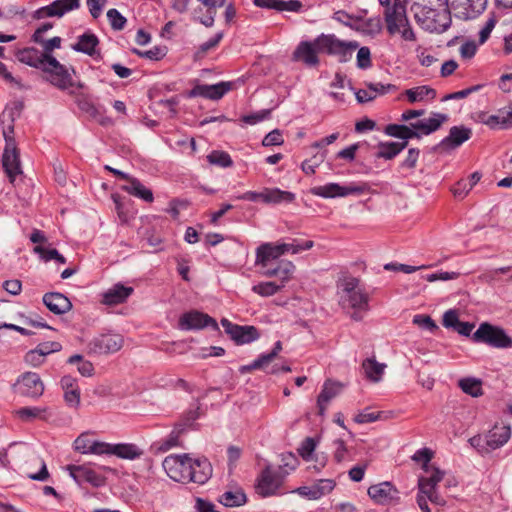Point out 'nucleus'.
I'll return each instance as SVG.
<instances>
[{"label":"nucleus","mask_w":512,"mask_h":512,"mask_svg":"<svg viewBox=\"0 0 512 512\" xmlns=\"http://www.w3.org/2000/svg\"><path fill=\"white\" fill-rule=\"evenodd\" d=\"M283 288V284H277L276 282H261L252 287V291L263 296L268 297L276 294Z\"/></svg>","instance_id":"49530a36"},{"label":"nucleus","mask_w":512,"mask_h":512,"mask_svg":"<svg viewBox=\"0 0 512 512\" xmlns=\"http://www.w3.org/2000/svg\"><path fill=\"white\" fill-rule=\"evenodd\" d=\"M333 445L335 446L333 453L334 460L337 463L345 461L348 452L345 442L342 439H336L334 440Z\"/></svg>","instance_id":"0e129e2a"},{"label":"nucleus","mask_w":512,"mask_h":512,"mask_svg":"<svg viewBox=\"0 0 512 512\" xmlns=\"http://www.w3.org/2000/svg\"><path fill=\"white\" fill-rule=\"evenodd\" d=\"M369 497L377 504L386 505L399 500V491L388 481L371 485L367 491Z\"/></svg>","instance_id":"dca6fc26"},{"label":"nucleus","mask_w":512,"mask_h":512,"mask_svg":"<svg viewBox=\"0 0 512 512\" xmlns=\"http://www.w3.org/2000/svg\"><path fill=\"white\" fill-rule=\"evenodd\" d=\"M283 478L280 468L273 470L270 466L265 467L257 478L256 492L262 497L275 495L282 486Z\"/></svg>","instance_id":"9b49d317"},{"label":"nucleus","mask_w":512,"mask_h":512,"mask_svg":"<svg viewBox=\"0 0 512 512\" xmlns=\"http://www.w3.org/2000/svg\"><path fill=\"white\" fill-rule=\"evenodd\" d=\"M384 20L390 35L399 33L405 41L412 42L416 40V35L409 23L403 0H393L392 6L384 11Z\"/></svg>","instance_id":"7ed1b4c3"},{"label":"nucleus","mask_w":512,"mask_h":512,"mask_svg":"<svg viewBox=\"0 0 512 512\" xmlns=\"http://www.w3.org/2000/svg\"><path fill=\"white\" fill-rule=\"evenodd\" d=\"M459 387L462 391L472 397H478L483 394L482 383L475 378H463L459 381Z\"/></svg>","instance_id":"c03bdc74"},{"label":"nucleus","mask_w":512,"mask_h":512,"mask_svg":"<svg viewBox=\"0 0 512 512\" xmlns=\"http://www.w3.org/2000/svg\"><path fill=\"white\" fill-rule=\"evenodd\" d=\"M405 94L409 100V102H419L424 100L426 97H430L431 99L435 98L436 92L434 89L428 86H418L411 89H407Z\"/></svg>","instance_id":"37998d69"},{"label":"nucleus","mask_w":512,"mask_h":512,"mask_svg":"<svg viewBox=\"0 0 512 512\" xmlns=\"http://www.w3.org/2000/svg\"><path fill=\"white\" fill-rule=\"evenodd\" d=\"M413 460L415 461H422L424 463L423 465V469L425 470L426 473H432V469L434 467L432 466H429L428 463L430 462L431 458H432V452L427 449V448H424V449H420L418 450L414 455H413Z\"/></svg>","instance_id":"bf43d9fd"},{"label":"nucleus","mask_w":512,"mask_h":512,"mask_svg":"<svg viewBox=\"0 0 512 512\" xmlns=\"http://www.w3.org/2000/svg\"><path fill=\"white\" fill-rule=\"evenodd\" d=\"M366 377L372 382H379L382 378L386 365L379 363L375 358H367L362 363Z\"/></svg>","instance_id":"58836bf2"},{"label":"nucleus","mask_w":512,"mask_h":512,"mask_svg":"<svg viewBox=\"0 0 512 512\" xmlns=\"http://www.w3.org/2000/svg\"><path fill=\"white\" fill-rule=\"evenodd\" d=\"M384 132L388 136L402 139L406 142L412 138H420V134L411 125L389 124L385 127Z\"/></svg>","instance_id":"f704fd0d"},{"label":"nucleus","mask_w":512,"mask_h":512,"mask_svg":"<svg viewBox=\"0 0 512 512\" xmlns=\"http://www.w3.org/2000/svg\"><path fill=\"white\" fill-rule=\"evenodd\" d=\"M472 136V130L463 125L450 128L448 135L440 141L437 148L448 152L461 146Z\"/></svg>","instance_id":"f3484780"},{"label":"nucleus","mask_w":512,"mask_h":512,"mask_svg":"<svg viewBox=\"0 0 512 512\" xmlns=\"http://www.w3.org/2000/svg\"><path fill=\"white\" fill-rule=\"evenodd\" d=\"M504 111H499L498 114L489 115L485 112H481L478 115V121L487 125L491 129L507 128V122H505Z\"/></svg>","instance_id":"79ce46f5"},{"label":"nucleus","mask_w":512,"mask_h":512,"mask_svg":"<svg viewBox=\"0 0 512 512\" xmlns=\"http://www.w3.org/2000/svg\"><path fill=\"white\" fill-rule=\"evenodd\" d=\"M112 455L121 459L134 460L143 455V450L133 443H118L113 445Z\"/></svg>","instance_id":"c9c22d12"},{"label":"nucleus","mask_w":512,"mask_h":512,"mask_svg":"<svg viewBox=\"0 0 512 512\" xmlns=\"http://www.w3.org/2000/svg\"><path fill=\"white\" fill-rule=\"evenodd\" d=\"M193 458L189 454H171L165 457L162 466L166 474L174 481L187 483Z\"/></svg>","instance_id":"0eeeda50"},{"label":"nucleus","mask_w":512,"mask_h":512,"mask_svg":"<svg viewBox=\"0 0 512 512\" xmlns=\"http://www.w3.org/2000/svg\"><path fill=\"white\" fill-rule=\"evenodd\" d=\"M207 8V15L199 18V22L205 27H212L215 21L216 9L224 6L226 0H198Z\"/></svg>","instance_id":"a19ab883"},{"label":"nucleus","mask_w":512,"mask_h":512,"mask_svg":"<svg viewBox=\"0 0 512 512\" xmlns=\"http://www.w3.org/2000/svg\"><path fill=\"white\" fill-rule=\"evenodd\" d=\"M451 13L453 12L448 6L442 10L429 9L426 12V18L430 20V30L437 33L445 32L452 23Z\"/></svg>","instance_id":"4be33fe9"},{"label":"nucleus","mask_w":512,"mask_h":512,"mask_svg":"<svg viewBox=\"0 0 512 512\" xmlns=\"http://www.w3.org/2000/svg\"><path fill=\"white\" fill-rule=\"evenodd\" d=\"M209 326L214 330L219 329L214 318L196 310L184 313L179 319V328L181 330H196Z\"/></svg>","instance_id":"2eb2a0df"},{"label":"nucleus","mask_w":512,"mask_h":512,"mask_svg":"<svg viewBox=\"0 0 512 512\" xmlns=\"http://www.w3.org/2000/svg\"><path fill=\"white\" fill-rule=\"evenodd\" d=\"M79 0H55L51 4L38 9L35 17L38 19L44 17H61L66 12L77 9Z\"/></svg>","instance_id":"6ab92c4d"},{"label":"nucleus","mask_w":512,"mask_h":512,"mask_svg":"<svg viewBox=\"0 0 512 512\" xmlns=\"http://www.w3.org/2000/svg\"><path fill=\"white\" fill-rule=\"evenodd\" d=\"M180 433H181V430L180 429H174L170 434L169 436L167 437V439L163 440L162 442H160V445L158 447V450L162 451V452H166L168 451L169 449L173 448V447H177L180 445L179 443V436H180Z\"/></svg>","instance_id":"6e6d98bb"},{"label":"nucleus","mask_w":512,"mask_h":512,"mask_svg":"<svg viewBox=\"0 0 512 512\" xmlns=\"http://www.w3.org/2000/svg\"><path fill=\"white\" fill-rule=\"evenodd\" d=\"M22 104L18 103L15 108L5 109L0 116L2 134L5 140V148L2 155V166L10 182H13L18 174L21 173L19 150L14 138V121L16 115H19Z\"/></svg>","instance_id":"f257e3e1"},{"label":"nucleus","mask_w":512,"mask_h":512,"mask_svg":"<svg viewBox=\"0 0 512 512\" xmlns=\"http://www.w3.org/2000/svg\"><path fill=\"white\" fill-rule=\"evenodd\" d=\"M45 409L39 407H22L16 410V415L23 421H31L35 418H40L42 412H45Z\"/></svg>","instance_id":"864d4df0"},{"label":"nucleus","mask_w":512,"mask_h":512,"mask_svg":"<svg viewBox=\"0 0 512 512\" xmlns=\"http://www.w3.org/2000/svg\"><path fill=\"white\" fill-rule=\"evenodd\" d=\"M34 252L39 254L41 259L45 262L55 260L61 264L66 263V258L63 255H61L58 252V250H56L54 248L48 249V248L38 245L34 248Z\"/></svg>","instance_id":"de8ad7c7"},{"label":"nucleus","mask_w":512,"mask_h":512,"mask_svg":"<svg viewBox=\"0 0 512 512\" xmlns=\"http://www.w3.org/2000/svg\"><path fill=\"white\" fill-rule=\"evenodd\" d=\"M295 200V194L283 191L279 188H265V204L291 203Z\"/></svg>","instance_id":"4c0bfd02"},{"label":"nucleus","mask_w":512,"mask_h":512,"mask_svg":"<svg viewBox=\"0 0 512 512\" xmlns=\"http://www.w3.org/2000/svg\"><path fill=\"white\" fill-rule=\"evenodd\" d=\"M93 442L87 434H81L74 441L75 450L82 454H91Z\"/></svg>","instance_id":"5fc2aeb1"},{"label":"nucleus","mask_w":512,"mask_h":512,"mask_svg":"<svg viewBox=\"0 0 512 512\" xmlns=\"http://www.w3.org/2000/svg\"><path fill=\"white\" fill-rule=\"evenodd\" d=\"M511 437L510 425H495L485 436L486 445L491 450L504 446Z\"/></svg>","instance_id":"bb28decb"},{"label":"nucleus","mask_w":512,"mask_h":512,"mask_svg":"<svg viewBox=\"0 0 512 512\" xmlns=\"http://www.w3.org/2000/svg\"><path fill=\"white\" fill-rule=\"evenodd\" d=\"M327 151L315 154L311 159L302 162L301 169L307 175L315 173L316 168L325 160Z\"/></svg>","instance_id":"09e8293b"},{"label":"nucleus","mask_w":512,"mask_h":512,"mask_svg":"<svg viewBox=\"0 0 512 512\" xmlns=\"http://www.w3.org/2000/svg\"><path fill=\"white\" fill-rule=\"evenodd\" d=\"M43 71L49 74L50 82L60 89L72 86V77L67 68L52 55L46 60V67Z\"/></svg>","instance_id":"4468645a"},{"label":"nucleus","mask_w":512,"mask_h":512,"mask_svg":"<svg viewBox=\"0 0 512 512\" xmlns=\"http://www.w3.org/2000/svg\"><path fill=\"white\" fill-rule=\"evenodd\" d=\"M45 357L40 353L38 348L32 349L25 354L24 361L33 367L40 366L44 362Z\"/></svg>","instance_id":"e2e57ef3"},{"label":"nucleus","mask_w":512,"mask_h":512,"mask_svg":"<svg viewBox=\"0 0 512 512\" xmlns=\"http://www.w3.org/2000/svg\"><path fill=\"white\" fill-rule=\"evenodd\" d=\"M44 389L43 381L35 372H25L21 374L12 385V390L15 394L33 399L42 396Z\"/></svg>","instance_id":"6e6552de"},{"label":"nucleus","mask_w":512,"mask_h":512,"mask_svg":"<svg viewBox=\"0 0 512 512\" xmlns=\"http://www.w3.org/2000/svg\"><path fill=\"white\" fill-rule=\"evenodd\" d=\"M369 89L372 91L374 99L378 95H384L396 89V86L393 84H382V83H368Z\"/></svg>","instance_id":"338daca9"},{"label":"nucleus","mask_w":512,"mask_h":512,"mask_svg":"<svg viewBox=\"0 0 512 512\" xmlns=\"http://www.w3.org/2000/svg\"><path fill=\"white\" fill-rule=\"evenodd\" d=\"M339 303L343 309H351V319L354 321L363 320L369 311V294L361 285L360 279L353 276H346L338 284Z\"/></svg>","instance_id":"f03ea898"},{"label":"nucleus","mask_w":512,"mask_h":512,"mask_svg":"<svg viewBox=\"0 0 512 512\" xmlns=\"http://www.w3.org/2000/svg\"><path fill=\"white\" fill-rule=\"evenodd\" d=\"M472 190L470 187L468 180L460 179L452 188L451 192L455 198L463 199L468 193Z\"/></svg>","instance_id":"4d7b16f0"},{"label":"nucleus","mask_w":512,"mask_h":512,"mask_svg":"<svg viewBox=\"0 0 512 512\" xmlns=\"http://www.w3.org/2000/svg\"><path fill=\"white\" fill-rule=\"evenodd\" d=\"M233 88V83L222 81L213 85L198 84L189 92L188 97H202L210 100H219Z\"/></svg>","instance_id":"ddd939ff"},{"label":"nucleus","mask_w":512,"mask_h":512,"mask_svg":"<svg viewBox=\"0 0 512 512\" xmlns=\"http://www.w3.org/2000/svg\"><path fill=\"white\" fill-rule=\"evenodd\" d=\"M107 18L111 28L115 31H121L126 26L127 19L115 8L107 11Z\"/></svg>","instance_id":"8fccbe9b"},{"label":"nucleus","mask_w":512,"mask_h":512,"mask_svg":"<svg viewBox=\"0 0 512 512\" xmlns=\"http://www.w3.org/2000/svg\"><path fill=\"white\" fill-rule=\"evenodd\" d=\"M247 497L242 489L225 491L219 498V502L226 507H238L246 503Z\"/></svg>","instance_id":"ea45409f"},{"label":"nucleus","mask_w":512,"mask_h":512,"mask_svg":"<svg viewBox=\"0 0 512 512\" xmlns=\"http://www.w3.org/2000/svg\"><path fill=\"white\" fill-rule=\"evenodd\" d=\"M471 339L474 343L486 344L494 348L512 347V338L505 330L488 322L481 323L471 335Z\"/></svg>","instance_id":"20e7f679"},{"label":"nucleus","mask_w":512,"mask_h":512,"mask_svg":"<svg viewBox=\"0 0 512 512\" xmlns=\"http://www.w3.org/2000/svg\"><path fill=\"white\" fill-rule=\"evenodd\" d=\"M382 412H369L364 409L354 417V421L358 424L372 423L381 419Z\"/></svg>","instance_id":"13d9d810"},{"label":"nucleus","mask_w":512,"mask_h":512,"mask_svg":"<svg viewBox=\"0 0 512 512\" xmlns=\"http://www.w3.org/2000/svg\"><path fill=\"white\" fill-rule=\"evenodd\" d=\"M318 53L322 52L318 50L316 40L313 43L301 42L294 52V57L309 66H314L319 62L317 57Z\"/></svg>","instance_id":"2f4dec72"},{"label":"nucleus","mask_w":512,"mask_h":512,"mask_svg":"<svg viewBox=\"0 0 512 512\" xmlns=\"http://www.w3.org/2000/svg\"><path fill=\"white\" fill-rule=\"evenodd\" d=\"M447 119L448 117L446 114L433 113L432 117L411 123V126L420 134V136L429 135L438 130L441 125L447 121Z\"/></svg>","instance_id":"cd10ccee"},{"label":"nucleus","mask_w":512,"mask_h":512,"mask_svg":"<svg viewBox=\"0 0 512 512\" xmlns=\"http://www.w3.org/2000/svg\"><path fill=\"white\" fill-rule=\"evenodd\" d=\"M70 476L78 483H89L94 487L102 486L105 478L85 465H68Z\"/></svg>","instance_id":"a211bd4d"},{"label":"nucleus","mask_w":512,"mask_h":512,"mask_svg":"<svg viewBox=\"0 0 512 512\" xmlns=\"http://www.w3.org/2000/svg\"><path fill=\"white\" fill-rule=\"evenodd\" d=\"M207 160L210 164L223 168L231 167L233 165L230 155L225 151L214 150L207 156Z\"/></svg>","instance_id":"a18cd8bd"},{"label":"nucleus","mask_w":512,"mask_h":512,"mask_svg":"<svg viewBox=\"0 0 512 512\" xmlns=\"http://www.w3.org/2000/svg\"><path fill=\"white\" fill-rule=\"evenodd\" d=\"M372 65L371 62V53L368 47H361L357 52V66L360 69L370 68Z\"/></svg>","instance_id":"052dcab7"},{"label":"nucleus","mask_w":512,"mask_h":512,"mask_svg":"<svg viewBox=\"0 0 512 512\" xmlns=\"http://www.w3.org/2000/svg\"><path fill=\"white\" fill-rule=\"evenodd\" d=\"M277 267L276 277L281 280V284H285L290 280L292 273L295 270V265L291 261H280Z\"/></svg>","instance_id":"603ef678"},{"label":"nucleus","mask_w":512,"mask_h":512,"mask_svg":"<svg viewBox=\"0 0 512 512\" xmlns=\"http://www.w3.org/2000/svg\"><path fill=\"white\" fill-rule=\"evenodd\" d=\"M43 303L49 311L56 315L64 314L72 308L70 300L59 292H48L44 294Z\"/></svg>","instance_id":"b1692460"},{"label":"nucleus","mask_w":512,"mask_h":512,"mask_svg":"<svg viewBox=\"0 0 512 512\" xmlns=\"http://www.w3.org/2000/svg\"><path fill=\"white\" fill-rule=\"evenodd\" d=\"M221 325L225 333L229 335L237 345L249 344L260 337V333L255 326H241L230 322L226 318L221 320Z\"/></svg>","instance_id":"f8f14e48"},{"label":"nucleus","mask_w":512,"mask_h":512,"mask_svg":"<svg viewBox=\"0 0 512 512\" xmlns=\"http://www.w3.org/2000/svg\"><path fill=\"white\" fill-rule=\"evenodd\" d=\"M341 388L342 385L339 382H334L331 380L325 381L322 390L317 398V407L319 415H324L330 400L340 393Z\"/></svg>","instance_id":"c85d7f7f"},{"label":"nucleus","mask_w":512,"mask_h":512,"mask_svg":"<svg viewBox=\"0 0 512 512\" xmlns=\"http://www.w3.org/2000/svg\"><path fill=\"white\" fill-rule=\"evenodd\" d=\"M453 15L461 20L477 18L486 8L487 0H446Z\"/></svg>","instance_id":"1a4fd4ad"},{"label":"nucleus","mask_w":512,"mask_h":512,"mask_svg":"<svg viewBox=\"0 0 512 512\" xmlns=\"http://www.w3.org/2000/svg\"><path fill=\"white\" fill-rule=\"evenodd\" d=\"M284 140L280 130L275 129L269 132L262 140L263 146H275L283 144Z\"/></svg>","instance_id":"69168bd1"},{"label":"nucleus","mask_w":512,"mask_h":512,"mask_svg":"<svg viewBox=\"0 0 512 512\" xmlns=\"http://www.w3.org/2000/svg\"><path fill=\"white\" fill-rule=\"evenodd\" d=\"M50 56L49 54H43V52H40L34 47L24 48L17 53V59L20 62L41 70L45 69L46 60H48Z\"/></svg>","instance_id":"393cba45"},{"label":"nucleus","mask_w":512,"mask_h":512,"mask_svg":"<svg viewBox=\"0 0 512 512\" xmlns=\"http://www.w3.org/2000/svg\"><path fill=\"white\" fill-rule=\"evenodd\" d=\"M316 44L319 51L337 56L340 62H347L352 57L353 51L358 47L357 42H345L332 34L320 35L316 38Z\"/></svg>","instance_id":"39448f33"},{"label":"nucleus","mask_w":512,"mask_h":512,"mask_svg":"<svg viewBox=\"0 0 512 512\" xmlns=\"http://www.w3.org/2000/svg\"><path fill=\"white\" fill-rule=\"evenodd\" d=\"M459 317L456 310L450 309L446 311L443 315L442 324L446 328H452L453 330L459 323Z\"/></svg>","instance_id":"774afa93"},{"label":"nucleus","mask_w":512,"mask_h":512,"mask_svg":"<svg viewBox=\"0 0 512 512\" xmlns=\"http://www.w3.org/2000/svg\"><path fill=\"white\" fill-rule=\"evenodd\" d=\"M413 324L417 325L419 328L434 333L438 330V326L435 321L426 314H417L413 317Z\"/></svg>","instance_id":"3c124183"},{"label":"nucleus","mask_w":512,"mask_h":512,"mask_svg":"<svg viewBox=\"0 0 512 512\" xmlns=\"http://www.w3.org/2000/svg\"><path fill=\"white\" fill-rule=\"evenodd\" d=\"M408 145V142H380L378 147L379 151L376 154L377 158L391 160L396 157Z\"/></svg>","instance_id":"e433bc0d"},{"label":"nucleus","mask_w":512,"mask_h":512,"mask_svg":"<svg viewBox=\"0 0 512 512\" xmlns=\"http://www.w3.org/2000/svg\"><path fill=\"white\" fill-rule=\"evenodd\" d=\"M124 344L120 334H101L95 336L87 345L88 354L106 355L118 352Z\"/></svg>","instance_id":"9d476101"},{"label":"nucleus","mask_w":512,"mask_h":512,"mask_svg":"<svg viewBox=\"0 0 512 512\" xmlns=\"http://www.w3.org/2000/svg\"><path fill=\"white\" fill-rule=\"evenodd\" d=\"M254 5L260 8L276 10L278 12H299L303 7L299 0H254Z\"/></svg>","instance_id":"7c9ffc66"},{"label":"nucleus","mask_w":512,"mask_h":512,"mask_svg":"<svg viewBox=\"0 0 512 512\" xmlns=\"http://www.w3.org/2000/svg\"><path fill=\"white\" fill-rule=\"evenodd\" d=\"M212 472V465L206 457L193 458V465L189 471L187 483L205 484L211 478Z\"/></svg>","instance_id":"412c9836"},{"label":"nucleus","mask_w":512,"mask_h":512,"mask_svg":"<svg viewBox=\"0 0 512 512\" xmlns=\"http://www.w3.org/2000/svg\"><path fill=\"white\" fill-rule=\"evenodd\" d=\"M133 292V287L125 286L122 283H116L103 293L102 303L108 306L122 304L126 302Z\"/></svg>","instance_id":"5701e85b"},{"label":"nucleus","mask_w":512,"mask_h":512,"mask_svg":"<svg viewBox=\"0 0 512 512\" xmlns=\"http://www.w3.org/2000/svg\"><path fill=\"white\" fill-rule=\"evenodd\" d=\"M224 34L223 32H218L216 33V35L209 39L208 41L202 43L200 46H199V49L198 51L196 52V55L197 56H203L205 55L210 49H213L215 48L219 42L222 40Z\"/></svg>","instance_id":"680f3d73"},{"label":"nucleus","mask_w":512,"mask_h":512,"mask_svg":"<svg viewBox=\"0 0 512 512\" xmlns=\"http://www.w3.org/2000/svg\"><path fill=\"white\" fill-rule=\"evenodd\" d=\"M122 190L128 194L142 199L145 202H152L154 197L150 189L146 188L137 178L130 177L127 183L122 186Z\"/></svg>","instance_id":"473e14b6"},{"label":"nucleus","mask_w":512,"mask_h":512,"mask_svg":"<svg viewBox=\"0 0 512 512\" xmlns=\"http://www.w3.org/2000/svg\"><path fill=\"white\" fill-rule=\"evenodd\" d=\"M60 383L66 404L72 408H78L80 406V388L77 379L71 375H65L61 378Z\"/></svg>","instance_id":"a878e982"},{"label":"nucleus","mask_w":512,"mask_h":512,"mask_svg":"<svg viewBox=\"0 0 512 512\" xmlns=\"http://www.w3.org/2000/svg\"><path fill=\"white\" fill-rule=\"evenodd\" d=\"M287 253V246L273 243H263L256 249L255 264L262 267H268L270 260L278 259Z\"/></svg>","instance_id":"aec40b11"},{"label":"nucleus","mask_w":512,"mask_h":512,"mask_svg":"<svg viewBox=\"0 0 512 512\" xmlns=\"http://www.w3.org/2000/svg\"><path fill=\"white\" fill-rule=\"evenodd\" d=\"M370 189L367 183H350L348 185H340L338 183H327L321 186H315L310 189L314 196L321 198H337L346 197L349 195H361L368 192Z\"/></svg>","instance_id":"423d86ee"},{"label":"nucleus","mask_w":512,"mask_h":512,"mask_svg":"<svg viewBox=\"0 0 512 512\" xmlns=\"http://www.w3.org/2000/svg\"><path fill=\"white\" fill-rule=\"evenodd\" d=\"M98 44L99 40L97 36L93 33L86 32L78 37L77 43H75L72 48L77 52L93 56L96 53Z\"/></svg>","instance_id":"72a5a7b5"},{"label":"nucleus","mask_w":512,"mask_h":512,"mask_svg":"<svg viewBox=\"0 0 512 512\" xmlns=\"http://www.w3.org/2000/svg\"><path fill=\"white\" fill-rule=\"evenodd\" d=\"M427 477H420L418 480V494L425 496L426 499L437 491V485L442 481L444 472L438 468H433L432 473Z\"/></svg>","instance_id":"c756f323"}]
</instances>
